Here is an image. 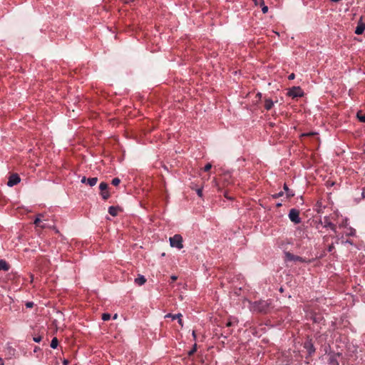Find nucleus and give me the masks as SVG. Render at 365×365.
Wrapping results in <instances>:
<instances>
[{"instance_id":"a19ab883","label":"nucleus","mask_w":365,"mask_h":365,"mask_svg":"<svg viewBox=\"0 0 365 365\" xmlns=\"http://www.w3.org/2000/svg\"><path fill=\"white\" fill-rule=\"evenodd\" d=\"M39 350H40V347H38V346H35V348H34V352H37V351H38Z\"/></svg>"},{"instance_id":"a18cd8bd","label":"nucleus","mask_w":365,"mask_h":365,"mask_svg":"<svg viewBox=\"0 0 365 365\" xmlns=\"http://www.w3.org/2000/svg\"><path fill=\"white\" fill-rule=\"evenodd\" d=\"M362 197L364 198H365V189L363 190V192H362Z\"/></svg>"},{"instance_id":"ea45409f","label":"nucleus","mask_w":365,"mask_h":365,"mask_svg":"<svg viewBox=\"0 0 365 365\" xmlns=\"http://www.w3.org/2000/svg\"><path fill=\"white\" fill-rule=\"evenodd\" d=\"M314 135V133H304L302 135V136H309V135Z\"/></svg>"},{"instance_id":"a878e982","label":"nucleus","mask_w":365,"mask_h":365,"mask_svg":"<svg viewBox=\"0 0 365 365\" xmlns=\"http://www.w3.org/2000/svg\"><path fill=\"white\" fill-rule=\"evenodd\" d=\"M327 250L329 252H331L334 250V242H331V244H329L327 247Z\"/></svg>"},{"instance_id":"ddd939ff","label":"nucleus","mask_w":365,"mask_h":365,"mask_svg":"<svg viewBox=\"0 0 365 365\" xmlns=\"http://www.w3.org/2000/svg\"><path fill=\"white\" fill-rule=\"evenodd\" d=\"M283 188H284V190L286 192L287 198L289 199V198L294 197V192L288 187L287 184L284 185Z\"/></svg>"},{"instance_id":"7c9ffc66","label":"nucleus","mask_w":365,"mask_h":365,"mask_svg":"<svg viewBox=\"0 0 365 365\" xmlns=\"http://www.w3.org/2000/svg\"><path fill=\"white\" fill-rule=\"evenodd\" d=\"M283 195H284V192L282 191H281V192H278L277 194L272 195V197L273 198H278L279 197L283 196Z\"/></svg>"},{"instance_id":"2f4dec72","label":"nucleus","mask_w":365,"mask_h":365,"mask_svg":"<svg viewBox=\"0 0 365 365\" xmlns=\"http://www.w3.org/2000/svg\"><path fill=\"white\" fill-rule=\"evenodd\" d=\"M196 192L199 197H202V188L200 187V188L196 189Z\"/></svg>"},{"instance_id":"de8ad7c7","label":"nucleus","mask_w":365,"mask_h":365,"mask_svg":"<svg viewBox=\"0 0 365 365\" xmlns=\"http://www.w3.org/2000/svg\"><path fill=\"white\" fill-rule=\"evenodd\" d=\"M253 1H255V4H258L257 0H253Z\"/></svg>"},{"instance_id":"0eeeda50","label":"nucleus","mask_w":365,"mask_h":365,"mask_svg":"<svg viewBox=\"0 0 365 365\" xmlns=\"http://www.w3.org/2000/svg\"><path fill=\"white\" fill-rule=\"evenodd\" d=\"M285 255V260L287 261H294V262H307L305 259L302 258V257L294 255L289 252H286L284 253Z\"/></svg>"},{"instance_id":"393cba45","label":"nucleus","mask_w":365,"mask_h":365,"mask_svg":"<svg viewBox=\"0 0 365 365\" xmlns=\"http://www.w3.org/2000/svg\"><path fill=\"white\" fill-rule=\"evenodd\" d=\"M120 182V180L118 178H115L112 180V185H113L114 186H117L119 185V183Z\"/></svg>"},{"instance_id":"bb28decb","label":"nucleus","mask_w":365,"mask_h":365,"mask_svg":"<svg viewBox=\"0 0 365 365\" xmlns=\"http://www.w3.org/2000/svg\"><path fill=\"white\" fill-rule=\"evenodd\" d=\"M110 319V314H108V313H104V314H103V315H102V319H103V321H108V320H109Z\"/></svg>"},{"instance_id":"4468645a","label":"nucleus","mask_w":365,"mask_h":365,"mask_svg":"<svg viewBox=\"0 0 365 365\" xmlns=\"http://www.w3.org/2000/svg\"><path fill=\"white\" fill-rule=\"evenodd\" d=\"M120 210V208L118 207L115 206H110L108 208V213L115 217L118 215V211Z\"/></svg>"},{"instance_id":"6ab92c4d","label":"nucleus","mask_w":365,"mask_h":365,"mask_svg":"<svg viewBox=\"0 0 365 365\" xmlns=\"http://www.w3.org/2000/svg\"><path fill=\"white\" fill-rule=\"evenodd\" d=\"M355 234H356L355 229H354L352 227L347 228V230L346 232V236H354Z\"/></svg>"},{"instance_id":"c9c22d12","label":"nucleus","mask_w":365,"mask_h":365,"mask_svg":"<svg viewBox=\"0 0 365 365\" xmlns=\"http://www.w3.org/2000/svg\"><path fill=\"white\" fill-rule=\"evenodd\" d=\"M294 78H295V75H294V73H291V74L288 76V79H289V80H293V79H294Z\"/></svg>"},{"instance_id":"c85d7f7f","label":"nucleus","mask_w":365,"mask_h":365,"mask_svg":"<svg viewBox=\"0 0 365 365\" xmlns=\"http://www.w3.org/2000/svg\"><path fill=\"white\" fill-rule=\"evenodd\" d=\"M196 351H197V344H195L192 349L188 352V355L191 356V355L194 354V353H195Z\"/></svg>"},{"instance_id":"20e7f679","label":"nucleus","mask_w":365,"mask_h":365,"mask_svg":"<svg viewBox=\"0 0 365 365\" xmlns=\"http://www.w3.org/2000/svg\"><path fill=\"white\" fill-rule=\"evenodd\" d=\"M303 91L299 86H294L287 92V95L293 98L301 97L303 96Z\"/></svg>"},{"instance_id":"f257e3e1","label":"nucleus","mask_w":365,"mask_h":365,"mask_svg":"<svg viewBox=\"0 0 365 365\" xmlns=\"http://www.w3.org/2000/svg\"><path fill=\"white\" fill-rule=\"evenodd\" d=\"M253 308L255 311L259 313L267 314L272 308V302L270 299L255 302L254 303Z\"/></svg>"},{"instance_id":"b1692460","label":"nucleus","mask_w":365,"mask_h":365,"mask_svg":"<svg viewBox=\"0 0 365 365\" xmlns=\"http://www.w3.org/2000/svg\"><path fill=\"white\" fill-rule=\"evenodd\" d=\"M165 317H170V318H172V319H179L180 317H182V314L180 313L177 314H168L165 316Z\"/></svg>"},{"instance_id":"49530a36","label":"nucleus","mask_w":365,"mask_h":365,"mask_svg":"<svg viewBox=\"0 0 365 365\" xmlns=\"http://www.w3.org/2000/svg\"><path fill=\"white\" fill-rule=\"evenodd\" d=\"M192 335H193V336H194L195 338L196 337L195 331H192Z\"/></svg>"},{"instance_id":"5701e85b","label":"nucleus","mask_w":365,"mask_h":365,"mask_svg":"<svg viewBox=\"0 0 365 365\" xmlns=\"http://www.w3.org/2000/svg\"><path fill=\"white\" fill-rule=\"evenodd\" d=\"M356 116L360 122L365 123V115H362L361 111L357 113Z\"/></svg>"},{"instance_id":"09e8293b","label":"nucleus","mask_w":365,"mask_h":365,"mask_svg":"<svg viewBox=\"0 0 365 365\" xmlns=\"http://www.w3.org/2000/svg\"><path fill=\"white\" fill-rule=\"evenodd\" d=\"M277 207H280V206H282V204H281V203H278V204L277 205Z\"/></svg>"},{"instance_id":"58836bf2","label":"nucleus","mask_w":365,"mask_h":365,"mask_svg":"<svg viewBox=\"0 0 365 365\" xmlns=\"http://www.w3.org/2000/svg\"><path fill=\"white\" fill-rule=\"evenodd\" d=\"M178 319V324H179L181 327H182V325H183V324H182V319H181V317H180V318H179V319Z\"/></svg>"},{"instance_id":"3c124183","label":"nucleus","mask_w":365,"mask_h":365,"mask_svg":"<svg viewBox=\"0 0 365 365\" xmlns=\"http://www.w3.org/2000/svg\"><path fill=\"white\" fill-rule=\"evenodd\" d=\"M116 318H117V314H115L113 317V319H116Z\"/></svg>"},{"instance_id":"603ef678","label":"nucleus","mask_w":365,"mask_h":365,"mask_svg":"<svg viewBox=\"0 0 365 365\" xmlns=\"http://www.w3.org/2000/svg\"><path fill=\"white\" fill-rule=\"evenodd\" d=\"M346 242H347L348 243L351 244V242H350V241H349V240H347Z\"/></svg>"},{"instance_id":"dca6fc26","label":"nucleus","mask_w":365,"mask_h":365,"mask_svg":"<svg viewBox=\"0 0 365 365\" xmlns=\"http://www.w3.org/2000/svg\"><path fill=\"white\" fill-rule=\"evenodd\" d=\"M273 105H274V103L271 99H269V98L265 99L264 108L266 110H270L272 108Z\"/></svg>"},{"instance_id":"39448f33","label":"nucleus","mask_w":365,"mask_h":365,"mask_svg":"<svg viewBox=\"0 0 365 365\" xmlns=\"http://www.w3.org/2000/svg\"><path fill=\"white\" fill-rule=\"evenodd\" d=\"M99 189L101 190V195L103 200H108L110 197V193L108 190V185L106 182H102L99 185Z\"/></svg>"},{"instance_id":"f03ea898","label":"nucleus","mask_w":365,"mask_h":365,"mask_svg":"<svg viewBox=\"0 0 365 365\" xmlns=\"http://www.w3.org/2000/svg\"><path fill=\"white\" fill-rule=\"evenodd\" d=\"M182 237L180 235H175L173 237H170V244L173 247H176L179 250L183 247Z\"/></svg>"},{"instance_id":"2eb2a0df","label":"nucleus","mask_w":365,"mask_h":365,"mask_svg":"<svg viewBox=\"0 0 365 365\" xmlns=\"http://www.w3.org/2000/svg\"><path fill=\"white\" fill-rule=\"evenodd\" d=\"M9 267V264L4 259L0 260V270L8 271Z\"/></svg>"},{"instance_id":"72a5a7b5","label":"nucleus","mask_w":365,"mask_h":365,"mask_svg":"<svg viewBox=\"0 0 365 365\" xmlns=\"http://www.w3.org/2000/svg\"><path fill=\"white\" fill-rule=\"evenodd\" d=\"M329 237H329V236H328V235H325V236H324V237H323V243H324V245H326V243H327V242H328Z\"/></svg>"},{"instance_id":"c756f323","label":"nucleus","mask_w":365,"mask_h":365,"mask_svg":"<svg viewBox=\"0 0 365 365\" xmlns=\"http://www.w3.org/2000/svg\"><path fill=\"white\" fill-rule=\"evenodd\" d=\"M212 168V165L210 163H207L204 167L203 170L205 172H208Z\"/></svg>"},{"instance_id":"f8f14e48","label":"nucleus","mask_w":365,"mask_h":365,"mask_svg":"<svg viewBox=\"0 0 365 365\" xmlns=\"http://www.w3.org/2000/svg\"><path fill=\"white\" fill-rule=\"evenodd\" d=\"M338 354H329L328 363L329 365H339L337 360Z\"/></svg>"},{"instance_id":"4c0bfd02","label":"nucleus","mask_w":365,"mask_h":365,"mask_svg":"<svg viewBox=\"0 0 365 365\" xmlns=\"http://www.w3.org/2000/svg\"><path fill=\"white\" fill-rule=\"evenodd\" d=\"M87 180H88V179L86 177H83L82 179H81V182L82 183H87Z\"/></svg>"},{"instance_id":"423d86ee","label":"nucleus","mask_w":365,"mask_h":365,"mask_svg":"<svg viewBox=\"0 0 365 365\" xmlns=\"http://www.w3.org/2000/svg\"><path fill=\"white\" fill-rule=\"evenodd\" d=\"M319 223L323 225L324 227H329L334 232H336V226L333 224L329 219V217H324L323 220H320Z\"/></svg>"},{"instance_id":"37998d69","label":"nucleus","mask_w":365,"mask_h":365,"mask_svg":"<svg viewBox=\"0 0 365 365\" xmlns=\"http://www.w3.org/2000/svg\"><path fill=\"white\" fill-rule=\"evenodd\" d=\"M171 279H172L173 281H175L177 279V277L176 276H172Z\"/></svg>"},{"instance_id":"79ce46f5","label":"nucleus","mask_w":365,"mask_h":365,"mask_svg":"<svg viewBox=\"0 0 365 365\" xmlns=\"http://www.w3.org/2000/svg\"><path fill=\"white\" fill-rule=\"evenodd\" d=\"M68 364V361L67 359L63 360V364L67 365Z\"/></svg>"},{"instance_id":"9b49d317","label":"nucleus","mask_w":365,"mask_h":365,"mask_svg":"<svg viewBox=\"0 0 365 365\" xmlns=\"http://www.w3.org/2000/svg\"><path fill=\"white\" fill-rule=\"evenodd\" d=\"M365 30V23L361 21V19L359 21L357 26L355 29V34L360 35L364 33Z\"/></svg>"},{"instance_id":"4be33fe9","label":"nucleus","mask_w":365,"mask_h":365,"mask_svg":"<svg viewBox=\"0 0 365 365\" xmlns=\"http://www.w3.org/2000/svg\"><path fill=\"white\" fill-rule=\"evenodd\" d=\"M232 333V330H230V329H227V330H224L222 333H221V336H223L224 338H227L230 335H231Z\"/></svg>"},{"instance_id":"f3484780","label":"nucleus","mask_w":365,"mask_h":365,"mask_svg":"<svg viewBox=\"0 0 365 365\" xmlns=\"http://www.w3.org/2000/svg\"><path fill=\"white\" fill-rule=\"evenodd\" d=\"M135 282L138 285H143L145 283L146 279L145 278L144 276H140L139 277H138L135 279Z\"/></svg>"},{"instance_id":"9d476101","label":"nucleus","mask_w":365,"mask_h":365,"mask_svg":"<svg viewBox=\"0 0 365 365\" xmlns=\"http://www.w3.org/2000/svg\"><path fill=\"white\" fill-rule=\"evenodd\" d=\"M43 217H44V215L43 214H38L37 216H36V218L34 220V225L36 227H41V229L46 228V226L44 224L43 225L41 224V219L43 218Z\"/></svg>"},{"instance_id":"473e14b6","label":"nucleus","mask_w":365,"mask_h":365,"mask_svg":"<svg viewBox=\"0 0 365 365\" xmlns=\"http://www.w3.org/2000/svg\"><path fill=\"white\" fill-rule=\"evenodd\" d=\"M41 339H42V337H41V336H34V337L33 338V340H34L35 342L38 343V342H40V341H41Z\"/></svg>"},{"instance_id":"c03bdc74","label":"nucleus","mask_w":365,"mask_h":365,"mask_svg":"<svg viewBox=\"0 0 365 365\" xmlns=\"http://www.w3.org/2000/svg\"><path fill=\"white\" fill-rule=\"evenodd\" d=\"M0 365H4L3 359L0 357Z\"/></svg>"},{"instance_id":"a211bd4d","label":"nucleus","mask_w":365,"mask_h":365,"mask_svg":"<svg viewBox=\"0 0 365 365\" xmlns=\"http://www.w3.org/2000/svg\"><path fill=\"white\" fill-rule=\"evenodd\" d=\"M98 182V178H88L87 184L89 185L91 187L94 186Z\"/></svg>"},{"instance_id":"8fccbe9b","label":"nucleus","mask_w":365,"mask_h":365,"mask_svg":"<svg viewBox=\"0 0 365 365\" xmlns=\"http://www.w3.org/2000/svg\"><path fill=\"white\" fill-rule=\"evenodd\" d=\"M225 197H227V198L230 199V197H229L227 195V194H226V193L225 194Z\"/></svg>"},{"instance_id":"1a4fd4ad","label":"nucleus","mask_w":365,"mask_h":365,"mask_svg":"<svg viewBox=\"0 0 365 365\" xmlns=\"http://www.w3.org/2000/svg\"><path fill=\"white\" fill-rule=\"evenodd\" d=\"M304 347L307 350L309 355H312L315 352V348L314 346L313 343L312 342V340H307L305 341Z\"/></svg>"},{"instance_id":"f704fd0d","label":"nucleus","mask_w":365,"mask_h":365,"mask_svg":"<svg viewBox=\"0 0 365 365\" xmlns=\"http://www.w3.org/2000/svg\"><path fill=\"white\" fill-rule=\"evenodd\" d=\"M26 307L27 308H32L34 307V302H28L26 303Z\"/></svg>"},{"instance_id":"412c9836","label":"nucleus","mask_w":365,"mask_h":365,"mask_svg":"<svg viewBox=\"0 0 365 365\" xmlns=\"http://www.w3.org/2000/svg\"><path fill=\"white\" fill-rule=\"evenodd\" d=\"M58 345V341L56 337H54L51 342V347L53 349L57 348Z\"/></svg>"},{"instance_id":"e433bc0d","label":"nucleus","mask_w":365,"mask_h":365,"mask_svg":"<svg viewBox=\"0 0 365 365\" xmlns=\"http://www.w3.org/2000/svg\"><path fill=\"white\" fill-rule=\"evenodd\" d=\"M8 349L9 350V354H14V352H15V349H12L11 347H9Z\"/></svg>"},{"instance_id":"6e6552de","label":"nucleus","mask_w":365,"mask_h":365,"mask_svg":"<svg viewBox=\"0 0 365 365\" xmlns=\"http://www.w3.org/2000/svg\"><path fill=\"white\" fill-rule=\"evenodd\" d=\"M21 181V178L16 173L11 174L7 182V185L9 187H13L14 185H17Z\"/></svg>"},{"instance_id":"aec40b11","label":"nucleus","mask_w":365,"mask_h":365,"mask_svg":"<svg viewBox=\"0 0 365 365\" xmlns=\"http://www.w3.org/2000/svg\"><path fill=\"white\" fill-rule=\"evenodd\" d=\"M262 6V11L263 14H266L268 11V7L264 5V0H260L259 3H258Z\"/></svg>"},{"instance_id":"cd10ccee","label":"nucleus","mask_w":365,"mask_h":365,"mask_svg":"<svg viewBox=\"0 0 365 365\" xmlns=\"http://www.w3.org/2000/svg\"><path fill=\"white\" fill-rule=\"evenodd\" d=\"M237 323V321L235 320V321H232V320H229L227 324H226V327H232L234 326L235 324Z\"/></svg>"},{"instance_id":"7ed1b4c3","label":"nucleus","mask_w":365,"mask_h":365,"mask_svg":"<svg viewBox=\"0 0 365 365\" xmlns=\"http://www.w3.org/2000/svg\"><path fill=\"white\" fill-rule=\"evenodd\" d=\"M289 218L292 222L295 224H299L301 222V218L299 217V211L297 209L292 208L289 210Z\"/></svg>"}]
</instances>
